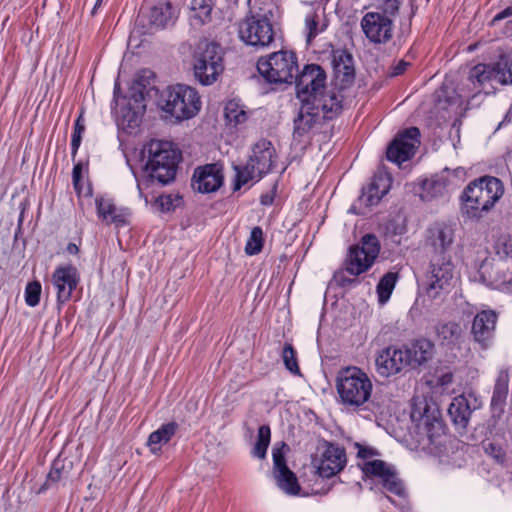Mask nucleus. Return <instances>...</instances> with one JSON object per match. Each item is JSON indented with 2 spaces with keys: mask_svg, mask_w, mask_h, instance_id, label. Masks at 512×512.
Masks as SVG:
<instances>
[{
  "mask_svg": "<svg viewBox=\"0 0 512 512\" xmlns=\"http://www.w3.org/2000/svg\"><path fill=\"white\" fill-rule=\"evenodd\" d=\"M144 151L147 153V162L143 170V177L137 181L140 195L143 188L150 183L158 182L166 185L174 180L180 154L168 141L152 140Z\"/></svg>",
  "mask_w": 512,
  "mask_h": 512,
  "instance_id": "1",
  "label": "nucleus"
},
{
  "mask_svg": "<svg viewBox=\"0 0 512 512\" xmlns=\"http://www.w3.org/2000/svg\"><path fill=\"white\" fill-rule=\"evenodd\" d=\"M504 186L500 179L482 176L471 181L462 193L463 211L473 219L482 218L502 198Z\"/></svg>",
  "mask_w": 512,
  "mask_h": 512,
  "instance_id": "2",
  "label": "nucleus"
},
{
  "mask_svg": "<svg viewBox=\"0 0 512 512\" xmlns=\"http://www.w3.org/2000/svg\"><path fill=\"white\" fill-rule=\"evenodd\" d=\"M416 440L424 449L438 447L445 436L440 412L434 403L425 397H414L411 409Z\"/></svg>",
  "mask_w": 512,
  "mask_h": 512,
  "instance_id": "3",
  "label": "nucleus"
},
{
  "mask_svg": "<svg viewBox=\"0 0 512 512\" xmlns=\"http://www.w3.org/2000/svg\"><path fill=\"white\" fill-rule=\"evenodd\" d=\"M336 390L340 402L355 410L363 408L369 402L373 383L364 370L356 366H348L338 371Z\"/></svg>",
  "mask_w": 512,
  "mask_h": 512,
  "instance_id": "4",
  "label": "nucleus"
},
{
  "mask_svg": "<svg viewBox=\"0 0 512 512\" xmlns=\"http://www.w3.org/2000/svg\"><path fill=\"white\" fill-rule=\"evenodd\" d=\"M201 99L195 88L176 84L165 89L159 98L158 105L166 117L176 121L193 118L201 109Z\"/></svg>",
  "mask_w": 512,
  "mask_h": 512,
  "instance_id": "5",
  "label": "nucleus"
},
{
  "mask_svg": "<svg viewBox=\"0 0 512 512\" xmlns=\"http://www.w3.org/2000/svg\"><path fill=\"white\" fill-rule=\"evenodd\" d=\"M276 161V152L272 143L261 139L252 147V152L244 166H235L236 182L234 190H239L249 182H258L268 174Z\"/></svg>",
  "mask_w": 512,
  "mask_h": 512,
  "instance_id": "6",
  "label": "nucleus"
},
{
  "mask_svg": "<svg viewBox=\"0 0 512 512\" xmlns=\"http://www.w3.org/2000/svg\"><path fill=\"white\" fill-rule=\"evenodd\" d=\"M195 79L204 86L214 84L224 71V53L220 45L200 41L192 54Z\"/></svg>",
  "mask_w": 512,
  "mask_h": 512,
  "instance_id": "7",
  "label": "nucleus"
},
{
  "mask_svg": "<svg viewBox=\"0 0 512 512\" xmlns=\"http://www.w3.org/2000/svg\"><path fill=\"white\" fill-rule=\"evenodd\" d=\"M257 69L270 83H291L298 69L296 55L285 50L270 53L258 60Z\"/></svg>",
  "mask_w": 512,
  "mask_h": 512,
  "instance_id": "8",
  "label": "nucleus"
},
{
  "mask_svg": "<svg viewBox=\"0 0 512 512\" xmlns=\"http://www.w3.org/2000/svg\"><path fill=\"white\" fill-rule=\"evenodd\" d=\"M380 252V243L376 236H363L359 245L350 248L346 258V271L351 275H359L367 271L375 262Z\"/></svg>",
  "mask_w": 512,
  "mask_h": 512,
  "instance_id": "9",
  "label": "nucleus"
},
{
  "mask_svg": "<svg viewBox=\"0 0 512 512\" xmlns=\"http://www.w3.org/2000/svg\"><path fill=\"white\" fill-rule=\"evenodd\" d=\"M296 91L300 102H314L325 91L326 74L317 64L305 66L296 77Z\"/></svg>",
  "mask_w": 512,
  "mask_h": 512,
  "instance_id": "10",
  "label": "nucleus"
},
{
  "mask_svg": "<svg viewBox=\"0 0 512 512\" xmlns=\"http://www.w3.org/2000/svg\"><path fill=\"white\" fill-rule=\"evenodd\" d=\"M361 30L374 45L386 44L394 34L393 16L379 11L367 12L360 21Z\"/></svg>",
  "mask_w": 512,
  "mask_h": 512,
  "instance_id": "11",
  "label": "nucleus"
},
{
  "mask_svg": "<svg viewBox=\"0 0 512 512\" xmlns=\"http://www.w3.org/2000/svg\"><path fill=\"white\" fill-rule=\"evenodd\" d=\"M454 279V265L450 258L437 256L430 265L427 276V294L431 298H438L442 293H448Z\"/></svg>",
  "mask_w": 512,
  "mask_h": 512,
  "instance_id": "12",
  "label": "nucleus"
},
{
  "mask_svg": "<svg viewBox=\"0 0 512 512\" xmlns=\"http://www.w3.org/2000/svg\"><path fill=\"white\" fill-rule=\"evenodd\" d=\"M239 37L248 45L266 47L274 39V30L265 17H248L239 25Z\"/></svg>",
  "mask_w": 512,
  "mask_h": 512,
  "instance_id": "13",
  "label": "nucleus"
},
{
  "mask_svg": "<svg viewBox=\"0 0 512 512\" xmlns=\"http://www.w3.org/2000/svg\"><path fill=\"white\" fill-rule=\"evenodd\" d=\"M420 131L411 127L399 133L387 148V159L400 165L411 159L420 144Z\"/></svg>",
  "mask_w": 512,
  "mask_h": 512,
  "instance_id": "14",
  "label": "nucleus"
},
{
  "mask_svg": "<svg viewBox=\"0 0 512 512\" xmlns=\"http://www.w3.org/2000/svg\"><path fill=\"white\" fill-rule=\"evenodd\" d=\"M456 223L436 221L426 229L425 241L437 256H445L456 237Z\"/></svg>",
  "mask_w": 512,
  "mask_h": 512,
  "instance_id": "15",
  "label": "nucleus"
},
{
  "mask_svg": "<svg viewBox=\"0 0 512 512\" xmlns=\"http://www.w3.org/2000/svg\"><path fill=\"white\" fill-rule=\"evenodd\" d=\"M319 106L314 102H301V107L294 119L293 137L299 142L309 138L321 123Z\"/></svg>",
  "mask_w": 512,
  "mask_h": 512,
  "instance_id": "16",
  "label": "nucleus"
},
{
  "mask_svg": "<svg viewBox=\"0 0 512 512\" xmlns=\"http://www.w3.org/2000/svg\"><path fill=\"white\" fill-rule=\"evenodd\" d=\"M376 371L381 377H390L407 369V358L402 347H387L375 360Z\"/></svg>",
  "mask_w": 512,
  "mask_h": 512,
  "instance_id": "17",
  "label": "nucleus"
},
{
  "mask_svg": "<svg viewBox=\"0 0 512 512\" xmlns=\"http://www.w3.org/2000/svg\"><path fill=\"white\" fill-rule=\"evenodd\" d=\"M223 167L219 163L198 167L193 175V187L200 193L217 191L223 184Z\"/></svg>",
  "mask_w": 512,
  "mask_h": 512,
  "instance_id": "18",
  "label": "nucleus"
},
{
  "mask_svg": "<svg viewBox=\"0 0 512 512\" xmlns=\"http://www.w3.org/2000/svg\"><path fill=\"white\" fill-rule=\"evenodd\" d=\"M273 473L277 486L288 495H298L300 486L295 474L287 467L282 449L274 448Z\"/></svg>",
  "mask_w": 512,
  "mask_h": 512,
  "instance_id": "19",
  "label": "nucleus"
},
{
  "mask_svg": "<svg viewBox=\"0 0 512 512\" xmlns=\"http://www.w3.org/2000/svg\"><path fill=\"white\" fill-rule=\"evenodd\" d=\"M363 471L367 475L381 478L383 486L399 497H405L406 492L403 483L396 474L381 460H373L364 464Z\"/></svg>",
  "mask_w": 512,
  "mask_h": 512,
  "instance_id": "20",
  "label": "nucleus"
},
{
  "mask_svg": "<svg viewBox=\"0 0 512 512\" xmlns=\"http://www.w3.org/2000/svg\"><path fill=\"white\" fill-rule=\"evenodd\" d=\"M497 319L498 315L493 310H483L474 317L472 335L484 349L488 348L492 342Z\"/></svg>",
  "mask_w": 512,
  "mask_h": 512,
  "instance_id": "21",
  "label": "nucleus"
},
{
  "mask_svg": "<svg viewBox=\"0 0 512 512\" xmlns=\"http://www.w3.org/2000/svg\"><path fill=\"white\" fill-rule=\"evenodd\" d=\"M387 182L388 179L386 178L374 180L366 189H363L362 194L350 207L349 211L354 214L365 215L368 210L378 204L381 198L387 193Z\"/></svg>",
  "mask_w": 512,
  "mask_h": 512,
  "instance_id": "22",
  "label": "nucleus"
},
{
  "mask_svg": "<svg viewBox=\"0 0 512 512\" xmlns=\"http://www.w3.org/2000/svg\"><path fill=\"white\" fill-rule=\"evenodd\" d=\"M78 280L77 270L71 265L59 266L54 270L52 283L57 292L59 302L64 303L71 298Z\"/></svg>",
  "mask_w": 512,
  "mask_h": 512,
  "instance_id": "23",
  "label": "nucleus"
},
{
  "mask_svg": "<svg viewBox=\"0 0 512 512\" xmlns=\"http://www.w3.org/2000/svg\"><path fill=\"white\" fill-rule=\"evenodd\" d=\"M345 465V450L338 445L328 444L320 458L317 472L320 477L331 478L343 470Z\"/></svg>",
  "mask_w": 512,
  "mask_h": 512,
  "instance_id": "24",
  "label": "nucleus"
},
{
  "mask_svg": "<svg viewBox=\"0 0 512 512\" xmlns=\"http://www.w3.org/2000/svg\"><path fill=\"white\" fill-rule=\"evenodd\" d=\"M477 408V399L472 394H462L455 397L449 405L448 414L454 425L464 430L469 422L471 413Z\"/></svg>",
  "mask_w": 512,
  "mask_h": 512,
  "instance_id": "25",
  "label": "nucleus"
},
{
  "mask_svg": "<svg viewBox=\"0 0 512 512\" xmlns=\"http://www.w3.org/2000/svg\"><path fill=\"white\" fill-rule=\"evenodd\" d=\"M97 215L106 224L123 226L127 224L130 215L128 209L117 206L114 201L106 196H98L95 199Z\"/></svg>",
  "mask_w": 512,
  "mask_h": 512,
  "instance_id": "26",
  "label": "nucleus"
},
{
  "mask_svg": "<svg viewBox=\"0 0 512 512\" xmlns=\"http://www.w3.org/2000/svg\"><path fill=\"white\" fill-rule=\"evenodd\" d=\"M448 173L449 169L445 168L440 174L425 179L421 184V199L431 201L445 196L448 192V187L452 186V181L447 175Z\"/></svg>",
  "mask_w": 512,
  "mask_h": 512,
  "instance_id": "27",
  "label": "nucleus"
},
{
  "mask_svg": "<svg viewBox=\"0 0 512 512\" xmlns=\"http://www.w3.org/2000/svg\"><path fill=\"white\" fill-rule=\"evenodd\" d=\"M402 349L407 358V367L412 369L426 363L432 358L434 353V345L426 339L417 340L409 345H404Z\"/></svg>",
  "mask_w": 512,
  "mask_h": 512,
  "instance_id": "28",
  "label": "nucleus"
},
{
  "mask_svg": "<svg viewBox=\"0 0 512 512\" xmlns=\"http://www.w3.org/2000/svg\"><path fill=\"white\" fill-rule=\"evenodd\" d=\"M176 17L177 11L169 2L158 3L147 14L150 27L155 29L164 28L174 23Z\"/></svg>",
  "mask_w": 512,
  "mask_h": 512,
  "instance_id": "29",
  "label": "nucleus"
},
{
  "mask_svg": "<svg viewBox=\"0 0 512 512\" xmlns=\"http://www.w3.org/2000/svg\"><path fill=\"white\" fill-rule=\"evenodd\" d=\"M316 106H319L321 118L333 119L342 110V99L335 91H324L317 97Z\"/></svg>",
  "mask_w": 512,
  "mask_h": 512,
  "instance_id": "30",
  "label": "nucleus"
},
{
  "mask_svg": "<svg viewBox=\"0 0 512 512\" xmlns=\"http://www.w3.org/2000/svg\"><path fill=\"white\" fill-rule=\"evenodd\" d=\"M178 430L176 422H169L161 425L157 430L152 432L147 440V446L151 453L158 454L163 445L167 444Z\"/></svg>",
  "mask_w": 512,
  "mask_h": 512,
  "instance_id": "31",
  "label": "nucleus"
},
{
  "mask_svg": "<svg viewBox=\"0 0 512 512\" xmlns=\"http://www.w3.org/2000/svg\"><path fill=\"white\" fill-rule=\"evenodd\" d=\"M503 75L499 74L498 65L495 66L487 64H478L474 66L469 72V80L478 87H483L488 82H497L500 84V78Z\"/></svg>",
  "mask_w": 512,
  "mask_h": 512,
  "instance_id": "32",
  "label": "nucleus"
},
{
  "mask_svg": "<svg viewBox=\"0 0 512 512\" xmlns=\"http://www.w3.org/2000/svg\"><path fill=\"white\" fill-rule=\"evenodd\" d=\"M216 0H192L190 8L191 25L197 27L209 23Z\"/></svg>",
  "mask_w": 512,
  "mask_h": 512,
  "instance_id": "33",
  "label": "nucleus"
},
{
  "mask_svg": "<svg viewBox=\"0 0 512 512\" xmlns=\"http://www.w3.org/2000/svg\"><path fill=\"white\" fill-rule=\"evenodd\" d=\"M332 64L337 74H343L347 79L353 77V58L351 54H349L347 51H334Z\"/></svg>",
  "mask_w": 512,
  "mask_h": 512,
  "instance_id": "34",
  "label": "nucleus"
},
{
  "mask_svg": "<svg viewBox=\"0 0 512 512\" xmlns=\"http://www.w3.org/2000/svg\"><path fill=\"white\" fill-rule=\"evenodd\" d=\"M509 373L507 370H500L494 386L491 400L492 406H502L508 395Z\"/></svg>",
  "mask_w": 512,
  "mask_h": 512,
  "instance_id": "35",
  "label": "nucleus"
},
{
  "mask_svg": "<svg viewBox=\"0 0 512 512\" xmlns=\"http://www.w3.org/2000/svg\"><path fill=\"white\" fill-rule=\"evenodd\" d=\"M397 280L398 273L396 272H388L380 279L377 285V294L381 304H384L389 300Z\"/></svg>",
  "mask_w": 512,
  "mask_h": 512,
  "instance_id": "36",
  "label": "nucleus"
},
{
  "mask_svg": "<svg viewBox=\"0 0 512 512\" xmlns=\"http://www.w3.org/2000/svg\"><path fill=\"white\" fill-rule=\"evenodd\" d=\"M438 337L447 345L456 344L462 335V327L454 322H448L438 327Z\"/></svg>",
  "mask_w": 512,
  "mask_h": 512,
  "instance_id": "37",
  "label": "nucleus"
},
{
  "mask_svg": "<svg viewBox=\"0 0 512 512\" xmlns=\"http://www.w3.org/2000/svg\"><path fill=\"white\" fill-rule=\"evenodd\" d=\"M326 29V24L321 21V16L316 12L308 13L305 17V31L307 42L310 43L313 38Z\"/></svg>",
  "mask_w": 512,
  "mask_h": 512,
  "instance_id": "38",
  "label": "nucleus"
},
{
  "mask_svg": "<svg viewBox=\"0 0 512 512\" xmlns=\"http://www.w3.org/2000/svg\"><path fill=\"white\" fill-rule=\"evenodd\" d=\"M225 118L229 124L237 125L247 120V113L244 108L235 100L228 101L225 110Z\"/></svg>",
  "mask_w": 512,
  "mask_h": 512,
  "instance_id": "39",
  "label": "nucleus"
},
{
  "mask_svg": "<svg viewBox=\"0 0 512 512\" xmlns=\"http://www.w3.org/2000/svg\"><path fill=\"white\" fill-rule=\"evenodd\" d=\"M271 430L269 426L263 425L258 430L256 444L252 450L254 457L263 459L266 456L267 448L270 443Z\"/></svg>",
  "mask_w": 512,
  "mask_h": 512,
  "instance_id": "40",
  "label": "nucleus"
},
{
  "mask_svg": "<svg viewBox=\"0 0 512 512\" xmlns=\"http://www.w3.org/2000/svg\"><path fill=\"white\" fill-rule=\"evenodd\" d=\"M135 103L136 106L133 111L129 110L123 114V121L127 122L129 128H136L140 125L142 115L146 108L142 95L135 97Z\"/></svg>",
  "mask_w": 512,
  "mask_h": 512,
  "instance_id": "41",
  "label": "nucleus"
},
{
  "mask_svg": "<svg viewBox=\"0 0 512 512\" xmlns=\"http://www.w3.org/2000/svg\"><path fill=\"white\" fill-rule=\"evenodd\" d=\"M264 237L263 231L259 226L251 230L250 236L245 245V252L248 255L259 254L263 248Z\"/></svg>",
  "mask_w": 512,
  "mask_h": 512,
  "instance_id": "42",
  "label": "nucleus"
},
{
  "mask_svg": "<svg viewBox=\"0 0 512 512\" xmlns=\"http://www.w3.org/2000/svg\"><path fill=\"white\" fill-rule=\"evenodd\" d=\"M282 359L288 371L294 375L300 374V368L297 360V353L290 343H285L282 350Z\"/></svg>",
  "mask_w": 512,
  "mask_h": 512,
  "instance_id": "43",
  "label": "nucleus"
},
{
  "mask_svg": "<svg viewBox=\"0 0 512 512\" xmlns=\"http://www.w3.org/2000/svg\"><path fill=\"white\" fill-rule=\"evenodd\" d=\"M494 283L497 289L512 294V273L507 269L498 268Z\"/></svg>",
  "mask_w": 512,
  "mask_h": 512,
  "instance_id": "44",
  "label": "nucleus"
},
{
  "mask_svg": "<svg viewBox=\"0 0 512 512\" xmlns=\"http://www.w3.org/2000/svg\"><path fill=\"white\" fill-rule=\"evenodd\" d=\"M41 284L38 281L30 282L25 289V301L28 306L35 307L39 304Z\"/></svg>",
  "mask_w": 512,
  "mask_h": 512,
  "instance_id": "45",
  "label": "nucleus"
},
{
  "mask_svg": "<svg viewBox=\"0 0 512 512\" xmlns=\"http://www.w3.org/2000/svg\"><path fill=\"white\" fill-rule=\"evenodd\" d=\"M499 74L503 75L500 78V84L512 83V55L502 58L498 63Z\"/></svg>",
  "mask_w": 512,
  "mask_h": 512,
  "instance_id": "46",
  "label": "nucleus"
},
{
  "mask_svg": "<svg viewBox=\"0 0 512 512\" xmlns=\"http://www.w3.org/2000/svg\"><path fill=\"white\" fill-rule=\"evenodd\" d=\"M495 251L496 254L502 259L512 258V237H499L495 243Z\"/></svg>",
  "mask_w": 512,
  "mask_h": 512,
  "instance_id": "47",
  "label": "nucleus"
},
{
  "mask_svg": "<svg viewBox=\"0 0 512 512\" xmlns=\"http://www.w3.org/2000/svg\"><path fill=\"white\" fill-rule=\"evenodd\" d=\"M84 130H85V125H84L82 116H79L75 122L74 132L72 134V139H71L72 157H75V155L77 154V151L80 147L81 140H82V133L84 132Z\"/></svg>",
  "mask_w": 512,
  "mask_h": 512,
  "instance_id": "48",
  "label": "nucleus"
},
{
  "mask_svg": "<svg viewBox=\"0 0 512 512\" xmlns=\"http://www.w3.org/2000/svg\"><path fill=\"white\" fill-rule=\"evenodd\" d=\"M376 7L382 10L381 13L395 16L401 5V0H374Z\"/></svg>",
  "mask_w": 512,
  "mask_h": 512,
  "instance_id": "49",
  "label": "nucleus"
},
{
  "mask_svg": "<svg viewBox=\"0 0 512 512\" xmlns=\"http://www.w3.org/2000/svg\"><path fill=\"white\" fill-rule=\"evenodd\" d=\"M485 451L488 455H490L499 462H502L505 458V451L503 450V448L494 443H488L485 446Z\"/></svg>",
  "mask_w": 512,
  "mask_h": 512,
  "instance_id": "50",
  "label": "nucleus"
},
{
  "mask_svg": "<svg viewBox=\"0 0 512 512\" xmlns=\"http://www.w3.org/2000/svg\"><path fill=\"white\" fill-rule=\"evenodd\" d=\"M82 172H83V165L81 163H77L73 167L72 171V181L75 190L80 193L82 189Z\"/></svg>",
  "mask_w": 512,
  "mask_h": 512,
  "instance_id": "51",
  "label": "nucleus"
},
{
  "mask_svg": "<svg viewBox=\"0 0 512 512\" xmlns=\"http://www.w3.org/2000/svg\"><path fill=\"white\" fill-rule=\"evenodd\" d=\"M63 465L60 461H54L48 474L47 482L56 483L62 478Z\"/></svg>",
  "mask_w": 512,
  "mask_h": 512,
  "instance_id": "52",
  "label": "nucleus"
},
{
  "mask_svg": "<svg viewBox=\"0 0 512 512\" xmlns=\"http://www.w3.org/2000/svg\"><path fill=\"white\" fill-rule=\"evenodd\" d=\"M447 175L452 181V185H455L456 182L454 181V178L457 180H463L466 176V170L463 167H457L453 170L449 169V173Z\"/></svg>",
  "mask_w": 512,
  "mask_h": 512,
  "instance_id": "53",
  "label": "nucleus"
},
{
  "mask_svg": "<svg viewBox=\"0 0 512 512\" xmlns=\"http://www.w3.org/2000/svg\"><path fill=\"white\" fill-rule=\"evenodd\" d=\"M409 63L404 61V60H401L399 61L393 68H392V71H391V75L392 76H398L400 74H402L406 68L408 67Z\"/></svg>",
  "mask_w": 512,
  "mask_h": 512,
  "instance_id": "54",
  "label": "nucleus"
},
{
  "mask_svg": "<svg viewBox=\"0 0 512 512\" xmlns=\"http://www.w3.org/2000/svg\"><path fill=\"white\" fill-rule=\"evenodd\" d=\"M509 16H512V7H507L506 9H504L503 11H501L500 13L495 15V17L493 18V22L502 20V19L507 18Z\"/></svg>",
  "mask_w": 512,
  "mask_h": 512,
  "instance_id": "55",
  "label": "nucleus"
},
{
  "mask_svg": "<svg viewBox=\"0 0 512 512\" xmlns=\"http://www.w3.org/2000/svg\"><path fill=\"white\" fill-rule=\"evenodd\" d=\"M357 447L359 448L358 456L361 458H368L373 454L371 449L363 448L359 444H357Z\"/></svg>",
  "mask_w": 512,
  "mask_h": 512,
  "instance_id": "56",
  "label": "nucleus"
},
{
  "mask_svg": "<svg viewBox=\"0 0 512 512\" xmlns=\"http://www.w3.org/2000/svg\"><path fill=\"white\" fill-rule=\"evenodd\" d=\"M159 201L162 206L169 205L171 203V198H170V196H161L159 198Z\"/></svg>",
  "mask_w": 512,
  "mask_h": 512,
  "instance_id": "57",
  "label": "nucleus"
},
{
  "mask_svg": "<svg viewBox=\"0 0 512 512\" xmlns=\"http://www.w3.org/2000/svg\"><path fill=\"white\" fill-rule=\"evenodd\" d=\"M104 0H97L93 9H92V14H95L96 13V10L101 6V4L103 3Z\"/></svg>",
  "mask_w": 512,
  "mask_h": 512,
  "instance_id": "58",
  "label": "nucleus"
},
{
  "mask_svg": "<svg viewBox=\"0 0 512 512\" xmlns=\"http://www.w3.org/2000/svg\"><path fill=\"white\" fill-rule=\"evenodd\" d=\"M271 201H272V199L269 198L268 196H262L261 197V203L264 204V205L270 204Z\"/></svg>",
  "mask_w": 512,
  "mask_h": 512,
  "instance_id": "59",
  "label": "nucleus"
},
{
  "mask_svg": "<svg viewBox=\"0 0 512 512\" xmlns=\"http://www.w3.org/2000/svg\"><path fill=\"white\" fill-rule=\"evenodd\" d=\"M77 250H78V248H77V246L75 244H69L68 245V251L70 253H75V252H77Z\"/></svg>",
  "mask_w": 512,
  "mask_h": 512,
  "instance_id": "60",
  "label": "nucleus"
}]
</instances>
